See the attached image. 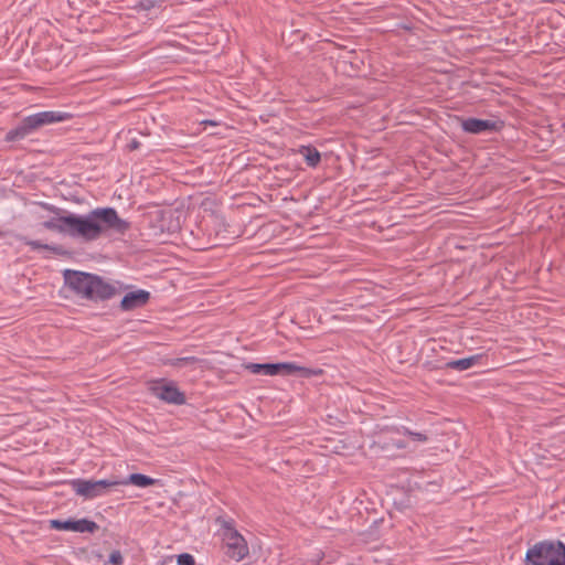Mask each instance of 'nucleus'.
Returning a JSON list of instances; mask_svg holds the SVG:
<instances>
[{"mask_svg": "<svg viewBox=\"0 0 565 565\" xmlns=\"http://www.w3.org/2000/svg\"><path fill=\"white\" fill-rule=\"evenodd\" d=\"M43 227L72 238L93 242L98 239L106 230L125 234L130 223L120 218L114 207H97L86 215L70 213L65 216L52 217L43 222Z\"/></svg>", "mask_w": 565, "mask_h": 565, "instance_id": "nucleus-1", "label": "nucleus"}, {"mask_svg": "<svg viewBox=\"0 0 565 565\" xmlns=\"http://www.w3.org/2000/svg\"><path fill=\"white\" fill-rule=\"evenodd\" d=\"M65 285L78 297L92 301H104L115 296L117 289L100 276L85 271L66 269Z\"/></svg>", "mask_w": 565, "mask_h": 565, "instance_id": "nucleus-2", "label": "nucleus"}, {"mask_svg": "<svg viewBox=\"0 0 565 565\" xmlns=\"http://www.w3.org/2000/svg\"><path fill=\"white\" fill-rule=\"evenodd\" d=\"M161 481L153 479L142 473H131L128 478L122 480L103 479V480H86L74 479L70 481L72 490L76 494H94L102 491H119L120 486L132 484L138 488H146L148 486L158 484Z\"/></svg>", "mask_w": 565, "mask_h": 565, "instance_id": "nucleus-3", "label": "nucleus"}, {"mask_svg": "<svg viewBox=\"0 0 565 565\" xmlns=\"http://www.w3.org/2000/svg\"><path fill=\"white\" fill-rule=\"evenodd\" d=\"M72 117L73 115L70 113L57 110H45L29 115L15 128L7 132L6 140L9 142L23 140L44 126L63 122Z\"/></svg>", "mask_w": 565, "mask_h": 565, "instance_id": "nucleus-4", "label": "nucleus"}, {"mask_svg": "<svg viewBox=\"0 0 565 565\" xmlns=\"http://www.w3.org/2000/svg\"><path fill=\"white\" fill-rule=\"evenodd\" d=\"M526 565H565V544L543 541L534 544L525 555Z\"/></svg>", "mask_w": 565, "mask_h": 565, "instance_id": "nucleus-5", "label": "nucleus"}, {"mask_svg": "<svg viewBox=\"0 0 565 565\" xmlns=\"http://www.w3.org/2000/svg\"><path fill=\"white\" fill-rule=\"evenodd\" d=\"M402 430L398 427H385L374 435L371 450L379 456L395 457L398 450L405 449L407 444L398 436Z\"/></svg>", "mask_w": 565, "mask_h": 565, "instance_id": "nucleus-6", "label": "nucleus"}, {"mask_svg": "<svg viewBox=\"0 0 565 565\" xmlns=\"http://www.w3.org/2000/svg\"><path fill=\"white\" fill-rule=\"evenodd\" d=\"M249 373L259 375H298L310 377L316 374L311 369L300 366L295 362L249 363Z\"/></svg>", "mask_w": 565, "mask_h": 565, "instance_id": "nucleus-7", "label": "nucleus"}, {"mask_svg": "<svg viewBox=\"0 0 565 565\" xmlns=\"http://www.w3.org/2000/svg\"><path fill=\"white\" fill-rule=\"evenodd\" d=\"M222 535L226 555L236 562L242 561L247 555L245 537L228 521L223 522Z\"/></svg>", "mask_w": 565, "mask_h": 565, "instance_id": "nucleus-8", "label": "nucleus"}, {"mask_svg": "<svg viewBox=\"0 0 565 565\" xmlns=\"http://www.w3.org/2000/svg\"><path fill=\"white\" fill-rule=\"evenodd\" d=\"M150 392L167 404L183 405L186 402L184 393L173 381H158L150 386Z\"/></svg>", "mask_w": 565, "mask_h": 565, "instance_id": "nucleus-9", "label": "nucleus"}, {"mask_svg": "<svg viewBox=\"0 0 565 565\" xmlns=\"http://www.w3.org/2000/svg\"><path fill=\"white\" fill-rule=\"evenodd\" d=\"M460 126L467 134L481 135L484 132L500 131L503 127V121L469 117L460 119Z\"/></svg>", "mask_w": 565, "mask_h": 565, "instance_id": "nucleus-10", "label": "nucleus"}, {"mask_svg": "<svg viewBox=\"0 0 565 565\" xmlns=\"http://www.w3.org/2000/svg\"><path fill=\"white\" fill-rule=\"evenodd\" d=\"M50 527L57 531H72L78 533H94L99 529L96 522L88 519L51 520Z\"/></svg>", "mask_w": 565, "mask_h": 565, "instance_id": "nucleus-11", "label": "nucleus"}, {"mask_svg": "<svg viewBox=\"0 0 565 565\" xmlns=\"http://www.w3.org/2000/svg\"><path fill=\"white\" fill-rule=\"evenodd\" d=\"M150 298V292L143 289L130 291L124 296L120 308L124 311H130L143 307Z\"/></svg>", "mask_w": 565, "mask_h": 565, "instance_id": "nucleus-12", "label": "nucleus"}, {"mask_svg": "<svg viewBox=\"0 0 565 565\" xmlns=\"http://www.w3.org/2000/svg\"><path fill=\"white\" fill-rule=\"evenodd\" d=\"M482 359L481 354H475L468 358L458 359V360H449L445 362L443 366H439L440 369H450L458 372H462L466 370H469L470 367L477 365L480 360Z\"/></svg>", "mask_w": 565, "mask_h": 565, "instance_id": "nucleus-13", "label": "nucleus"}, {"mask_svg": "<svg viewBox=\"0 0 565 565\" xmlns=\"http://www.w3.org/2000/svg\"><path fill=\"white\" fill-rule=\"evenodd\" d=\"M299 153L303 157L306 163L310 168H316L321 161V154L313 146H301Z\"/></svg>", "mask_w": 565, "mask_h": 565, "instance_id": "nucleus-14", "label": "nucleus"}, {"mask_svg": "<svg viewBox=\"0 0 565 565\" xmlns=\"http://www.w3.org/2000/svg\"><path fill=\"white\" fill-rule=\"evenodd\" d=\"M271 236V224H259L254 234L249 236V241H255V245H259L262 241H267Z\"/></svg>", "mask_w": 565, "mask_h": 565, "instance_id": "nucleus-15", "label": "nucleus"}, {"mask_svg": "<svg viewBox=\"0 0 565 565\" xmlns=\"http://www.w3.org/2000/svg\"><path fill=\"white\" fill-rule=\"evenodd\" d=\"M167 363L174 367H183V366H192L195 364H202L203 361L195 356H184V358L170 359Z\"/></svg>", "mask_w": 565, "mask_h": 565, "instance_id": "nucleus-16", "label": "nucleus"}, {"mask_svg": "<svg viewBox=\"0 0 565 565\" xmlns=\"http://www.w3.org/2000/svg\"><path fill=\"white\" fill-rule=\"evenodd\" d=\"M402 435L408 436L411 439L417 443H426L428 440V436L424 433L413 431L409 428L402 426L401 427Z\"/></svg>", "mask_w": 565, "mask_h": 565, "instance_id": "nucleus-17", "label": "nucleus"}, {"mask_svg": "<svg viewBox=\"0 0 565 565\" xmlns=\"http://www.w3.org/2000/svg\"><path fill=\"white\" fill-rule=\"evenodd\" d=\"M177 565H195V559L191 554L183 553L177 558Z\"/></svg>", "mask_w": 565, "mask_h": 565, "instance_id": "nucleus-18", "label": "nucleus"}, {"mask_svg": "<svg viewBox=\"0 0 565 565\" xmlns=\"http://www.w3.org/2000/svg\"><path fill=\"white\" fill-rule=\"evenodd\" d=\"M160 1L161 0H140L138 6L141 10L149 11L159 6Z\"/></svg>", "mask_w": 565, "mask_h": 565, "instance_id": "nucleus-19", "label": "nucleus"}, {"mask_svg": "<svg viewBox=\"0 0 565 565\" xmlns=\"http://www.w3.org/2000/svg\"><path fill=\"white\" fill-rule=\"evenodd\" d=\"M26 245L30 246L32 249H51L54 250L55 247H52L47 244H43L40 241H28Z\"/></svg>", "mask_w": 565, "mask_h": 565, "instance_id": "nucleus-20", "label": "nucleus"}, {"mask_svg": "<svg viewBox=\"0 0 565 565\" xmlns=\"http://www.w3.org/2000/svg\"><path fill=\"white\" fill-rule=\"evenodd\" d=\"M108 562L113 565H121L124 562L121 553L119 551H113L109 555Z\"/></svg>", "mask_w": 565, "mask_h": 565, "instance_id": "nucleus-21", "label": "nucleus"}, {"mask_svg": "<svg viewBox=\"0 0 565 565\" xmlns=\"http://www.w3.org/2000/svg\"><path fill=\"white\" fill-rule=\"evenodd\" d=\"M262 199L257 194L249 193V206H257Z\"/></svg>", "mask_w": 565, "mask_h": 565, "instance_id": "nucleus-22", "label": "nucleus"}, {"mask_svg": "<svg viewBox=\"0 0 565 565\" xmlns=\"http://www.w3.org/2000/svg\"><path fill=\"white\" fill-rule=\"evenodd\" d=\"M41 205L46 209L47 211L52 212V213H55V214H58L61 212V209L54 206V205H51L49 203H41Z\"/></svg>", "mask_w": 565, "mask_h": 565, "instance_id": "nucleus-23", "label": "nucleus"}, {"mask_svg": "<svg viewBox=\"0 0 565 565\" xmlns=\"http://www.w3.org/2000/svg\"><path fill=\"white\" fill-rule=\"evenodd\" d=\"M394 504H395V505H397L399 510H402V509H404V508L408 507V503H407V502H404V500H403V501H401L399 503L394 502Z\"/></svg>", "mask_w": 565, "mask_h": 565, "instance_id": "nucleus-24", "label": "nucleus"}, {"mask_svg": "<svg viewBox=\"0 0 565 565\" xmlns=\"http://www.w3.org/2000/svg\"><path fill=\"white\" fill-rule=\"evenodd\" d=\"M139 147V142L136 141V140H132L130 143H129V148L130 149H137Z\"/></svg>", "mask_w": 565, "mask_h": 565, "instance_id": "nucleus-25", "label": "nucleus"}]
</instances>
